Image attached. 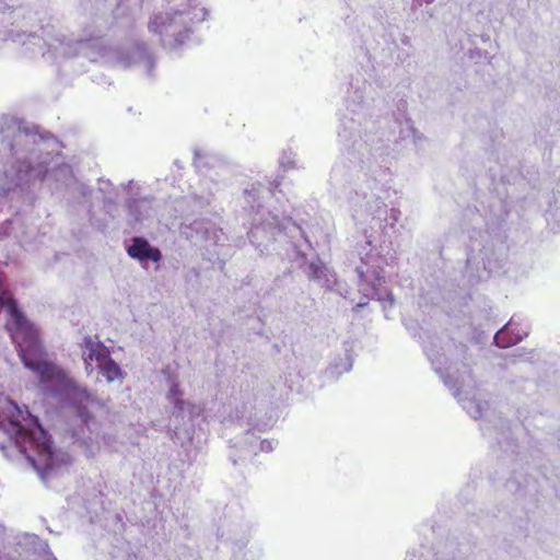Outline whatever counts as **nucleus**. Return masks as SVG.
<instances>
[{
    "label": "nucleus",
    "instance_id": "13",
    "mask_svg": "<svg viewBox=\"0 0 560 560\" xmlns=\"http://www.w3.org/2000/svg\"><path fill=\"white\" fill-rule=\"evenodd\" d=\"M223 424L226 428L230 425L234 430L243 429L244 424L248 425L243 434L229 440L231 448L229 459L234 466L243 464L252 455H257L258 452H272L278 443L273 440H259V438L255 435V431L265 432L270 425L267 422L260 423L256 418L252 417L244 421V416L240 415L238 409H236L234 416H231Z\"/></svg>",
    "mask_w": 560,
    "mask_h": 560
},
{
    "label": "nucleus",
    "instance_id": "33",
    "mask_svg": "<svg viewBox=\"0 0 560 560\" xmlns=\"http://www.w3.org/2000/svg\"><path fill=\"white\" fill-rule=\"evenodd\" d=\"M295 153L291 150H283L279 158V165L283 171L292 170L295 167Z\"/></svg>",
    "mask_w": 560,
    "mask_h": 560
},
{
    "label": "nucleus",
    "instance_id": "7",
    "mask_svg": "<svg viewBox=\"0 0 560 560\" xmlns=\"http://www.w3.org/2000/svg\"><path fill=\"white\" fill-rule=\"evenodd\" d=\"M12 408L13 416L8 420L5 431L12 439L26 442L33 447L35 454H26L25 458L46 483L56 470L69 462V455L55 446L51 434L26 405L13 402Z\"/></svg>",
    "mask_w": 560,
    "mask_h": 560
},
{
    "label": "nucleus",
    "instance_id": "20",
    "mask_svg": "<svg viewBox=\"0 0 560 560\" xmlns=\"http://www.w3.org/2000/svg\"><path fill=\"white\" fill-rule=\"evenodd\" d=\"M505 489L520 498H529L530 501L536 502L537 494L539 493L538 480L532 475H523L514 471L513 475L505 481Z\"/></svg>",
    "mask_w": 560,
    "mask_h": 560
},
{
    "label": "nucleus",
    "instance_id": "4",
    "mask_svg": "<svg viewBox=\"0 0 560 560\" xmlns=\"http://www.w3.org/2000/svg\"><path fill=\"white\" fill-rule=\"evenodd\" d=\"M371 150V156L365 159L357 147L339 156L331 167L329 185L337 198L348 201L353 219L371 215L373 220H384V228L393 229L401 211L397 208L388 211L381 196L390 179L388 148L381 139Z\"/></svg>",
    "mask_w": 560,
    "mask_h": 560
},
{
    "label": "nucleus",
    "instance_id": "38",
    "mask_svg": "<svg viewBox=\"0 0 560 560\" xmlns=\"http://www.w3.org/2000/svg\"><path fill=\"white\" fill-rule=\"evenodd\" d=\"M223 189H224V188H221V190H220L219 192H217V194H215V197H214V198H212V202H211V205H205L203 207H201V206L199 205V202H198V201H196V196H197V195H195V196H194V205H195V207H198V208H200V209H203V208H206V207L213 206V208H217V205H213V203H214V201L218 199L219 195L223 191Z\"/></svg>",
    "mask_w": 560,
    "mask_h": 560
},
{
    "label": "nucleus",
    "instance_id": "29",
    "mask_svg": "<svg viewBox=\"0 0 560 560\" xmlns=\"http://www.w3.org/2000/svg\"><path fill=\"white\" fill-rule=\"evenodd\" d=\"M490 176L493 183L499 177L500 183L503 185H515L516 183L523 180V177L516 166L502 168L499 175L492 168H490Z\"/></svg>",
    "mask_w": 560,
    "mask_h": 560
},
{
    "label": "nucleus",
    "instance_id": "42",
    "mask_svg": "<svg viewBox=\"0 0 560 560\" xmlns=\"http://www.w3.org/2000/svg\"><path fill=\"white\" fill-rule=\"evenodd\" d=\"M469 491H470V490H469V487H467V488H466V489L460 493V497H463V495H464V492H469Z\"/></svg>",
    "mask_w": 560,
    "mask_h": 560
},
{
    "label": "nucleus",
    "instance_id": "21",
    "mask_svg": "<svg viewBox=\"0 0 560 560\" xmlns=\"http://www.w3.org/2000/svg\"><path fill=\"white\" fill-rule=\"evenodd\" d=\"M527 335L528 331L520 327L514 317H512L509 323L495 332L493 342L499 348H510L521 342Z\"/></svg>",
    "mask_w": 560,
    "mask_h": 560
},
{
    "label": "nucleus",
    "instance_id": "24",
    "mask_svg": "<svg viewBox=\"0 0 560 560\" xmlns=\"http://www.w3.org/2000/svg\"><path fill=\"white\" fill-rule=\"evenodd\" d=\"M376 125H377V128H381V120H373L371 115H369V117H368V109H366L365 118H362V125L358 127V130L355 131L353 139L360 140L362 138L363 140L370 139V141H371L373 138L376 139L378 137H383V139L388 148V151H389L390 150V148H389L390 139L385 136L384 131L380 132L378 129L376 130Z\"/></svg>",
    "mask_w": 560,
    "mask_h": 560
},
{
    "label": "nucleus",
    "instance_id": "43",
    "mask_svg": "<svg viewBox=\"0 0 560 560\" xmlns=\"http://www.w3.org/2000/svg\"><path fill=\"white\" fill-rule=\"evenodd\" d=\"M478 56H481V50L480 49H476Z\"/></svg>",
    "mask_w": 560,
    "mask_h": 560
},
{
    "label": "nucleus",
    "instance_id": "26",
    "mask_svg": "<svg viewBox=\"0 0 560 560\" xmlns=\"http://www.w3.org/2000/svg\"><path fill=\"white\" fill-rule=\"evenodd\" d=\"M407 102L400 100L397 103V113H394L395 122L400 128V133L407 132L406 137L412 136L413 140L418 139V131L413 128L412 121L406 116ZM405 138V136H402Z\"/></svg>",
    "mask_w": 560,
    "mask_h": 560
},
{
    "label": "nucleus",
    "instance_id": "19",
    "mask_svg": "<svg viewBox=\"0 0 560 560\" xmlns=\"http://www.w3.org/2000/svg\"><path fill=\"white\" fill-rule=\"evenodd\" d=\"M127 255L138 261L143 269L149 268V264L156 265L155 271L159 270V265L163 260L162 250L151 244V242L142 235L131 236L124 243Z\"/></svg>",
    "mask_w": 560,
    "mask_h": 560
},
{
    "label": "nucleus",
    "instance_id": "16",
    "mask_svg": "<svg viewBox=\"0 0 560 560\" xmlns=\"http://www.w3.org/2000/svg\"><path fill=\"white\" fill-rule=\"evenodd\" d=\"M365 258H361L362 265L355 268V273L359 279L360 291L363 293L366 301H360L355 304L353 310L361 311L369 304V300H377L382 303H388L393 306L395 303L394 294L392 291L383 287L385 283L384 270L380 267L370 266V254L366 253Z\"/></svg>",
    "mask_w": 560,
    "mask_h": 560
},
{
    "label": "nucleus",
    "instance_id": "15",
    "mask_svg": "<svg viewBox=\"0 0 560 560\" xmlns=\"http://www.w3.org/2000/svg\"><path fill=\"white\" fill-rule=\"evenodd\" d=\"M194 166L203 176L202 186L208 190L207 194L196 196V201L201 207L211 205L215 194L229 185V168L215 155L201 153L198 149L194 151Z\"/></svg>",
    "mask_w": 560,
    "mask_h": 560
},
{
    "label": "nucleus",
    "instance_id": "35",
    "mask_svg": "<svg viewBox=\"0 0 560 560\" xmlns=\"http://www.w3.org/2000/svg\"><path fill=\"white\" fill-rule=\"evenodd\" d=\"M471 517H472L471 523H476L477 525L485 526L487 523H491L492 518H495L498 516L497 515L490 516L489 513H483L482 511H480V514H478V515L472 513Z\"/></svg>",
    "mask_w": 560,
    "mask_h": 560
},
{
    "label": "nucleus",
    "instance_id": "40",
    "mask_svg": "<svg viewBox=\"0 0 560 560\" xmlns=\"http://www.w3.org/2000/svg\"><path fill=\"white\" fill-rule=\"evenodd\" d=\"M480 39H481L483 43H488V42H490V35H489V34H481V35H480Z\"/></svg>",
    "mask_w": 560,
    "mask_h": 560
},
{
    "label": "nucleus",
    "instance_id": "32",
    "mask_svg": "<svg viewBox=\"0 0 560 560\" xmlns=\"http://www.w3.org/2000/svg\"><path fill=\"white\" fill-rule=\"evenodd\" d=\"M109 354L107 347L105 348H94L90 350H83L82 359L83 361H95L96 368L103 362V357Z\"/></svg>",
    "mask_w": 560,
    "mask_h": 560
},
{
    "label": "nucleus",
    "instance_id": "12",
    "mask_svg": "<svg viewBox=\"0 0 560 560\" xmlns=\"http://www.w3.org/2000/svg\"><path fill=\"white\" fill-rule=\"evenodd\" d=\"M180 235L192 245L199 246L203 259L223 268L232 255V247L229 245L228 236L212 221L208 219H185L180 224Z\"/></svg>",
    "mask_w": 560,
    "mask_h": 560
},
{
    "label": "nucleus",
    "instance_id": "27",
    "mask_svg": "<svg viewBox=\"0 0 560 560\" xmlns=\"http://www.w3.org/2000/svg\"><path fill=\"white\" fill-rule=\"evenodd\" d=\"M252 536V527L248 523L241 524L240 525V533L234 530L230 536L229 540L232 544V550L234 557H237L240 553L243 552L244 548L249 542Z\"/></svg>",
    "mask_w": 560,
    "mask_h": 560
},
{
    "label": "nucleus",
    "instance_id": "37",
    "mask_svg": "<svg viewBox=\"0 0 560 560\" xmlns=\"http://www.w3.org/2000/svg\"><path fill=\"white\" fill-rule=\"evenodd\" d=\"M198 278H199V271L197 270V268L191 267V268H189V269L186 271L185 280H186L187 282L192 281V280L197 281V280H198Z\"/></svg>",
    "mask_w": 560,
    "mask_h": 560
},
{
    "label": "nucleus",
    "instance_id": "8",
    "mask_svg": "<svg viewBox=\"0 0 560 560\" xmlns=\"http://www.w3.org/2000/svg\"><path fill=\"white\" fill-rule=\"evenodd\" d=\"M164 1L163 9L150 16L148 30L165 50L178 54L190 39L195 25L206 20L208 10L198 0Z\"/></svg>",
    "mask_w": 560,
    "mask_h": 560
},
{
    "label": "nucleus",
    "instance_id": "41",
    "mask_svg": "<svg viewBox=\"0 0 560 560\" xmlns=\"http://www.w3.org/2000/svg\"><path fill=\"white\" fill-rule=\"evenodd\" d=\"M21 11H22L21 8L13 9L10 11V14H14V15L19 16L21 14Z\"/></svg>",
    "mask_w": 560,
    "mask_h": 560
},
{
    "label": "nucleus",
    "instance_id": "44",
    "mask_svg": "<svg viewBox=\"0 0 560 560\" xmlns=\"http://www.w3.org/2000/svg\"><path fill=\"white\" fill-rule=\"evenodd\" d=\"M245 560H254V559H253V558H250V559H249V558H246Z\"/></svg>",
    "mask_w": 560,
    "mask_h": 560
},
{
    "label": "nucleus",
    "instance_id": "22",
    "mask_svg": "<svg viewBox=\"0 0 560 560\" xmlns=\"http://www.w3.org/2000/svg\"><path fill=\"white\" fill-rule=\"evenodd\" d=\"M104 3V12H110L115 20L133 16L142 8L143 0H95Z\"/></svg>",
    "mask_w": 560,
    "mask_h": 560
},
{
    "label": "nucleus",
    "instance_id": "6",
    "mask_svg": "<svg viewBox=\"0 0 560 560\" xmlns=\"http://www.w3.org/2000/svg\"><path fill=\"white\" fill-rule=\"evenodd\" d=\"M508 201L495 199L483 217L486 229H474L465 246V264L457 287L467 290L503 270L509 259Z\"/></svg>",
    "mask_w": 560,
    "mask_h": 560
},
{
    "label": "nucleus",
    "instance_id": "17",
    "mask_svg": "<svg viewBox=\"0 0 560 560\" xmlns=\"http://www.w3.org/2000/svg\"><path fill=\"white\" fill-rule=\"evenodd\" d=\"M0 560H57L48 542L35 534L23 533L14 538L12 551L0 553Z\"/></svg>",
    "mask_w": 560,
    "mask_h": 560
},
{
    "label": "nucleus",
    "instance_id": "36",
    "mask_svg": "<svg viewBox=\"0 0 560 560\" xmlns=\"http://www.w3.org/2000/svg\"><path fill=\"white\" fill-rule=\"evenodd\" d=\"M11 233V221L5 220L2 226L0 228V240H4L9 237Z\"/></svg>",
    "mask_w": 560,
    "mask_h": 560
},
{
    "label": "nucleus",
    "instance_id": "1",
    "mask_svg": "<svg viewBox=\"0 0 560 560\" xmlns=\"http://www.w3.org/2000/svg\"><path fill=\"white\" fill-rule=\"evenodd\" d=\"M62 144L56 136L38 125L13 116L0 118V163L4 165L0 195L20 189L33 192L45 185L52 195L61 194L69 211L83 215L91 223L94 208L103 203L112 214L115 202L107 195L109 182L93 188L74 177L72 167L61 154Z\"/></svg>",
    "mask_w": 560,
    "mask_h": 560
},
{
    "label": "nucleus",
    "instance_id": "14",
    "mask_svg": "<svg viewBox=\"0 0 560 560\" xmlns=\"http://www.w3.org/2000/svg\"><path fill=\"white\" fill-rule=\"evenodd\" d=\"M180 386L172 382L166 398L172 406L170 418L171 439L182 446L190 442L195 432L194 419L200 415V408L184 399Z\"/></svg>",
    "mask_w": 560,
    "mask_h": 560
},
{
    "label": "nucleus",
    "instance_id": "30",
    "mask_svg": "<svg viewBox=\"0 0 560 560\" xmlns=\"http://www.w3.org/2000/svg\"><path fill=\"white\" fill-rule=\"evenodd\" d=\"M510 518L512 520L513 535L515 536V538H526L529 534V518H523L518 516H510Z\"/></svg>",
    "mask_w": 560,
    "mask_h": 560
},
{
    "label": "nucleus",
    "instance_id": "2",
    "mask_svg": "<svg viewBox=\"0 0 560 560\" xmlns=\"http://www.w3.org/2000/svg\"><path fill=\"white\" fill-rule=\"evenodd\" d=\"M1 310L7 312V328L24 368L37 375L43 394L54 399L59 410L69 412L78 421V425L69 428L67 434L72 444L86 452L92 442L90 425L95 421L91 408L100 406L101 399L94 390L77 381L68 371L46 365V353L38 330L19 306L3 272L0 271Z\"/></svg>",
    "mask_w": 560,
    "mask_h": 560
},
{
    "label": "nucleus",
    "instance_id": "9",
    "mask_svg": "<svg viewBox=\"0 0 560 560\" xmlns=\"http://www.w3.org/2000/svg\"><path fill=\"white\" fill-rule=\"evenodd\" d=\"M102 36L103 30L97 28L89 36L75 39L74 46L66 54L84 57L92 62L102 57L121 69L141 67L149 78L154 77L155 56L145 42L136 40L130 48H106L102 44Z\"/></svg>",
    "mask_w": 560,
    "mask_h": 560
},
{
    "label": "nucleus",
    "instance_id": "23",
    "mask_svg": "<svg viewBox=\"0 0 560 560\" xmlns=\"http://www.w3.org/2000/svg\"><path fill=\"white\" fill-rule=\"evenodd\" d=\"M352 365L353 354L350 350L346 349L330 361L325 371V375L328 380L337 381L342 374L349 372Z\"/></svg>",
    "mask_w": 560,
    "mask_h": 560
},
{
    "label": "nucleus",
    "instance_id": "28",
    "mask_svg": "<svg viewBox=\"0 0 560 560\" xmlns=\"http://www.w3.org/2000/svg\"><path fill=\"white\" fill-rule=\"evenodd\" d=\"M317 260H319L317 258ZM304 273L310 280H316L324 287H329L328 269L320 261H310L305 264Z\"/></svg>",
    "mask_w": 560,
    "mask_h": 560
},
{
    "label": "nucleus",
    "instance_id": "31",
    "mask_svg": "<svg viewBox=\"0 0 560 560\" xmlns=\"http://www.w3.org/2000/svg\"><path fill=\"white\" fill-rule=\"evenodd\" d=\"M40 32H42V35H38L36 32H26V31L15 32L14 30H11L9 36L11 37V39L13 42L21 43L23 45L28 43L31 38L43 39L46 43V39L44 38V36H45L44 27H40Z\"/></svg>",
    "mask_w": 560,
    "mask_h": 560
},
{
    "label": "nucleus",
    "instance_id": "10",
    "mask_svg": "<svg viewBox=\"0 0 560 560\" xmlns=\"http://www.w3.org/2000/svg\"><path fill=\"white\" fill-rule=\"evenodd\" d=\"M419 536V548L407 550L404 560H468L476 547L471 534L459 540L457 536L450 537L445 527L432 521L420 525Z\"/></svg>",
    "mask_w": 560,
    "mask_h": 560
},
{
    "label": "nucleus",
    "instance_id": "34",
    "mask_svg": "<svg viewBox=\"0 0 560 560\" xmlns=\"http://www.w3.org/2000/svg\"><path fill=\"white\" fill-rule=\"evenodd\" d=\"M80 347L83 351V350H90V349H94V348H105V345L101 340L94 341L93 338L88 335V336L83 337L82 342L80 343Z\"/></svg>",
    "mask_w": 560,
    "mask_h": 560
},
{
    "label": "nucleus",
    "instance_id": "25",
    "mask_svg": "<svg viewBox=\"0 0 560 560\" xmlns=\"http://www.w3.org/2000/svg\"><path fill=\"white\" fill-rule=\"evenodd\" d=\"M97 371L102 374L108 383L115 381H122L127 373L109 354L103 357V362L97 366Z\"/></svg>",
    "mask_w": 560,
    "mask_h": 560
},
{
    "label": "nucleus",
    "instance_id": "5",
    "mask_svg": "<svg viewBox=\"0 0 560 560\" xmlns=\"http://www.w3.org/2000/svg\"><path fill=\"white\" fill-rule=\"evenodd\" d=\"M278 177L268 185L260 182L252 183L244 190V199L248 208L255 212L252 226L247 232L249 243L260 254H276L281 258L294 260L305 258L312 243L303 229L289 217H279V210L272 202H280Z\"/></svg>",
    "mask_w": 560,
    "mask_h": 560
},
{
    "label": "nucleus",
    "instance_id": "3",
    "mask_svg": "<svg viewBox=\"0 0 560 560\" xmlns=\"http://www.w3.org/2000/svg\"><path fill=\"white\" fill-rule=\"evenodd\" d=\"M404 325L412 338L423 341V352L433 371L452 392L462 408L472 419L481 420L480 430L489 443L498 445L505 453L515 454L518 445L511 422L503 418L501 412L491 409L488 401L477 397L467 346L462 342L455 343L453 339L443 342L439 336L427 332L424 340L418 322L406 320Z\"/></svg>",
    "mask_w": 560,
    "mask_h": 560
},
{
    "label": "nucleus",
    "instance_id": "39",
    "mask_svg": "<svg viewBox=\"0 0 560 560\" xmlns=\"http://www.w3.org/2000/svg\"><path fill=\"white\" fill-rule=\"evenodd\" d=\"M84 362V369L88 374H91L94 370L93 362L94 361H83Z\"/></svg>",
    "mask_w": 560,
    "mask_h": 560
},
{
    "label": "nucleus",
    "instance_id": "18",
    "mask_svg": "<svg viewBox=\"0 0 560 560\" xmlns=\"http://www.w3.org/2000/svg\"><path fill=\"white\" fill-rule=\"evenodd\" d=\"M154 202L155 198L152 196L128 197L126 199L127 223L133 231L139 232L151 225L156 214Z\"/></svg>",
    "mask_w": 560,
    "mask_h": 560
},
{
    "label": "nucleus",
    "instance_id": "11",
    "mask_svg": "<svg viewBox=\"0 0 560 560\" xmlns=\"http://www.w3.org/2000/svg\"><path fill=\"white\" fill-rule=\"evenodd\" d=\"M372 86L365 80L359 77H352L348 83L346 95V112L339 117V125L337 129V137L339 143L342 145V153L340 156L348 153V150L357 147L364 153V159L371 156L372 144L376 140L385 141L383 137L370 139L355 140L354 135L358 127L362 125V118H365V110L368 109V94L371 92Z\"/></svg>",
    "mask_w": 560,
    "mask_h": 560
}]
</instances>
